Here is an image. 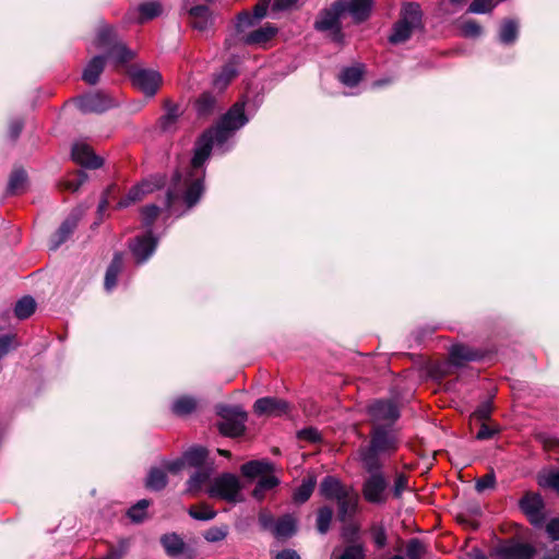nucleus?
Returning a JSON list of instances; mask_svg holds the SVG:
<instances>
[{
    "label": "nucleus",
    "mask_w": 559,
    "mask_h": 559,
    "mask_svg": "<svg viewBox=\"0 0 559 559\" xmlns=\"http://www.w3.org/2000/svg\"><path fill=\"white\" fill-rule=\"evenodd\" d=\"M213 474L212 465L198 467L187 481V490L191 493L199 491Z\"/></svg>",
    "instance_id": "27"
},
{
    "label": "nucleus",
    "mask_w": 559,
    "mask_h": 559,
    "mask_svg": "<svg viewBox=\"0 0 559 559\" xmlns=\"http://www.w3.org/2000/svg\"><path fill=\"white\" fill-rule=\"evenodd\" d=\"M426 551V546L418 538H411L406 544V556L408 559H421Z\"/></svg>",
    "instance_id": "44"
},
{
    "label": "nucleus",
    "mask_w": 559,
    "mask_h": 559,
    "mask_svg": "<svg viewBox=\"0 0 559 559\" xmlns=\"http://www.w3.org/2000/svg\"><path fill=\"white\" fill-rule=\"evenodd\" d=\"M461 33L464 37L467 38H476L479 37L483 33L481 26L473 20L464 21L460 25Z\"/></svg>",
    "instance_id": "48"
},
{
    "label": "nucleus",
    "mask_w": 559,
    "mask_h": 559,
    "mask_svg": "<svg viewBox=\"0 0 559 559\" xmlns=\"http://www.w3.org/2000/svg\"><path fill=\"white\" fill-rule=\"evenodd\" d=\"M128 548V540H120L116 547L109 549V551L103 559H121L127 554Z\"/></svg>",
    "instance_id": "53"
},
{
    "label": "nucleus",
    "mask_w": 559,
    "mask_h": 559,
    "mask_svg": "<svg viewBox=\"0 0 559 559\" xmlns=\"http://www.w3.org/2000/svg\"><path fill=\"white\" fill-rule=\"evenodd\" d=\"M188 512L192 519L199 521H210L216 516V512L206 504L191 507Z\"/></svg>",
    "instance_id": "45"
},
{
    "label": "nucleus",
    "mask_w": 559,
    "mask_h": 559,
    "mask_svg": "<svg viewBox=\"0 0 559 559\" xmlns=\"http://www.w3.org/2000/svg\"><path fill=\"white\" fill-rule=\"evenodd\" d=\"M164 185L163 178H151L143 180L141 183L133 186L128 194L121 199L117 206L119 209H124L130 206L133 203H136L143 199L144 195L148 193H153L156 189L160 188Z\"/></svg>",
    "instance_id": "15"
},
{
    "label": "nucleus",
    "mask_w": 559,
    "mask_h": 559,
    "mask_svg": "<svg viewBox=\"0 0 559 559\" xmlns=\"http://www.w3.org/2000/svg\"><path fill=\"white\" fill-rule=\"evenodd\" d=\"M186 466L187 465L182 456L176 460L165 461L163 463V468L165 469V472H169L173 474L181 472Z\"/></svg>",
    "instance_id": "58"
},
{
    "label": "nucleus",
    "mask_w": 559,
    "mask_h": 559,
    "mask_svg": "<svg viewBox=\"0 0 559 559\" xmlns=\"http://www.w3.org/2000/svg\"><path fill=\"white\" fill-rule=\"evenodd\" d=\"M92 46L104 55L94 56L83 70L82 79L90 85H95L99 81L106 60L111 61L115 68H119L135 57V51L128 48L119 38L116 28L106 23L99 24Z\"/></svg>",
    "instance_id": "2"
},
{
    "label": "nucleus",
    "mask_w": 559,
    "mask_h": 559,
    "mask_svg": "<svg viewBox=\"0 0 559 559\" xmlns=\"http://www.w3.org/2000/svg\"><path fill=\"white\" fill-rule=\"evenodd\" d=\"M160 209L155 204L146 205L142 209V224L147 229L143 236H138L130 245V250L138 263H143L155 252L158 238L152 234V226L159 215Z\"/></svg>",
    "instance_id": "5"
},
{
    "label": "nucleus",
    "mask_w": 559,
    "mask_h": 559,
    "mask_svg": "<svg viewBox=\"0 0 559 559\" xmlns=\"http://www.w3.org/2000/svg\"><path fill=\"white\" fill-rule=\"evenodd\" d=\"M72 158L75 163L90 169L102 167L103 159L95 155L90 145L86 143H75L72 147Z\"/></svg>",
    "instance_id": "20"
},
{
    "label": "nucleus",
    "mask_w": 559,
    "mask_h": 559,
    "mask_svg": "<svg viewBox=\"0 0 559 559\" xmlns=\"http://www.w3.org/2000/svg\"><path fill=\"white\" fill-rule=\"evenodd\" d=\"M257 23V21L250 15L249 12L245 11L238 14L237 21H236V35L231 38L226 39V46L229 48L233 45L238 44L239 37L245 34V31L251 26H253Z\"/></svg>",
    "instance_id": "30"
},
{
    "label": "nucleus",
    "mask_w": 559,
    "mask_h": 559,
    "mask_svg": "<svg viewBox=\"0 0 559 559\" xmlns=\"http://www.w3.org/2000/svg\"><path fill=\"white\" fill-rule=\"evenodd\" d=\"M493 8V0H473L468 7V12L483 14L490 12Z\"/></svg>",
    "instance_id": "51"
},
{
    "label": "nucleus",
    "mask_w": 559,
    "mask_h": 559,
    "mask_svg": "<svg viewBox=\"0 0 559 559\" xmlns=\"http://www.w3.org/2000/svg\"><path fill=\"white\" fill-rule=\"evenodd\" d=\"M273 469V463L266 460H252L245 463L240 468L242 475L248 478H254L259 475L272 472Z\"/></svg>",
    "instance_id": "29"
},
{
    "label": "nucleus",
    "mask_w": 559,
    "mask_h": 559,
    "mask_svg": "<svg viewBox=\"0 0 559 559\" xmlns=\"http://www.w3.org/2000/svg\"><path fill=\"white\" fill-rule=\"evenodd\" d=\"M249 121L245 115V103H236L219 120L215 128L206 130L198 139L190 165L185 171H176L171 187L165 200V210L174 214V203L182 195L188 209L194 206L204 191V164L209 159L214 146L225 153L226 142L233 132L242 128Z\"/></svg>",
    "instance_id": "1"
},
{
    "label": "nucleus",
    "mask_w": 559,
    "mask_h": 559,
    "mask_svg": "<svg viewBox=\"0 0 559 559\" xmlns=\"http://www.w3.org/2000/svg\"><path fill=\"white\" fill-rule=\"evenodd\" d=\"M520 509L526 515L532 525L542 527L545 523L544 500L535 492L525 493L520 500Z\"/></svg>",
    "instance_id": "12"
},
{
    "label": "nucleus",
    "mask_w": 559,
    "mask_h": 559,
    "mask_svg": "<svg viewBox=\"0 0 559 559\" xmlns=\"http://www.w3.org/2000/svg\"><path fill=\"white\" fill-rule=\"evenodd\" d=\"M491 412V407L488 403L480 405L473 414L479 420H486L489 418Z\"/></svg>",
    "instance_id": "64"
},
{
    "label": "nucleus",
    "mask_w": 559,
    "mask_h": 559,
    "mask_svg": "<svg viewBox=\"0 0 559 559\" xmlns=\"http://www.w3.org/2000/svg\"><path fill=\"white\" fill-rule=\"evenodd\" d=\"M185 9L189 14L190 24L194 29L205 32L213 26L214 16L207 5L185 3Z\"/></svg>",
    "instance_id": "17"
},
{
    "label": "nucleus",
    "mask_w": 559,
    "mask_h": 559,
    "mask_svg": "<svg viewBox=\"0 0 559 559\" xmlns=\"http://www.w3.org/2000/svg\"><path fill=\"white\" fill-rule=\"evenodd\" d=\"M162 12V4L156 1H151L140 4L134 11H130L127 19L128 22L131 23H144L159 16Z\"/></svg>",
    "instance_id": "23"
},
{
    "label": "nucleus",
    "mask_w": 559,
    "mask_h": 559,
    "mask_svg": "<svg viewBox=\"0 0 559 559\" xmlns=\"http://www.w3.org/2000/svg\"><path fill=\"white\" fill-rule=\"evenodd\" d=\"M546 532L552 540H559V519L550 520L546 525Z\"/></svg>",
    "instance_id": "61"
},
{
    "label": "nucleus",
    "mask_w": 559,
    "mask_h": 559,
    "mask_svg": "<svg viewBox=\"0 0 559 559\" xmlns=\"http://www.w3.org/2000/svg\"><path fill=\"white\" fill-rule=\"evenodd\" d=\"M122 269L123 257L120 252H116L105 274L104 286L107 292H111L116 287L118 276L121 273Z\"/></svg>",
    "instance_id": "26"
},
{
    "label": "nucleus",
    "mask_w": 559,
    "mask_h": 559,
    "mask_svg": "<svg viewBox=\"0 0 559 559\" xmlns=\"http://www.w3.org/2000/svg\"><path fill=\"white\" fill-rule=\"evenodd\" d=\"M167 485V475L163 467H152L147 474L145 486L150 490L159 491Z\"/></svg>",
    "instance_id": "34"
},
{
    "label": "nucleus",
    "mask_w": 559,
    "mask_h": 559,
    "mask_svg": "<svg viewBox=\"0 0 559 559\" xmlns=\"http://www.w3.org/2000/svg\"><path fill=\"white\" fill-rule=\"evenodd\" d=\"M23 120L21 118H14L10 121L9 124V134L12 139H16L22 129H23Z\"/></svg>",
    "instance_id": "62"
},
{
    "label": "nucleus",
    "mask_w": 559,
    "mask_h": 559,
    "mask_svg": "<svg viewBox=\"0 0 559 559\" xmlns=\"http://www.w3.org/2000/svg\"><path fill=\"white\" fill-rule=\"evenodd\" d=\"M362 78V69L360 67H348L341 71L338 80L346 86H356Z\"/></svg>",
    "instance_id": "39"
},
{
    "label": "nucleus",
    "mask_w": 559,
    "mask_h": 559,
    "mask_svg": "<svg viewBox=\"0 0 559 559\" xmlns=\"http://www.w3.org/2000/svg\"><path fill=\"white\" fill-rule=\"evenodd\" d=\"M368 413L373 420V424L392 427V425L399 419L400 411L397 405L392 401L378 400L374 401L368 407Z\"/></svg>",
    "instance_id": "14"
},
{
    "label": "nucleus",
    "mask_w": 559,
    "mask_h": 559,
    "mask_svg": "<svg viewBox=\"0 0 559 559\" xmlns=\"http://www.w3.org/2000/svg\"><path fill=\"white\" fill-rule=\"evenodd\" d=\"M371 536L377 548L382 549L386 545V531L382 524H374L371 527Z\"/></svg>",
    "instance_id": "50"
},
{
    "label": "nucleus",
    "mask_w": 559,
    "mask_h": 559,
    "mask_svg": "<svg viewBox=\"0 0 559 559\" xmlns=\"http://www.w3.org/2000/svg\"><path fill=\"white\" fill-rule=\"evenodd\" d=\"M112 106V99L99 92L83 95L78 99V107L83 112H103Z\"/></svg>",
    "instance_id": "18"
},
{
    "label": "nucleus",
    "mask_w": 559,
    "mask_h": 559,
    "mask_svg": "<svg viewBox=\"0 0 559 559\" xmlns=\"http://www.w3.org/2000/svg\"><path fill=\"white\" fill-rule=\"evenodd\" d=\"M160 543L166 554L174 558L192 559V551H190L182 540V538L176 533L165 534L160 537Z\"/></svg>",
    "instance_id": "19"
},
{
    "label": "nucleus",
    "mask_w": 559,
    "mask_h": 559,
    "mask_svg": "<svg viewBox=\"0 0 559 559\" xmlns=\"http://www.w3.org/2000/svg\"><path fill=\"white\" fill-rule=\"evenodd\" d=\"M217 99L211 92L202 93L194 103V108L199 117H209L216 110Z\"/></svg>",
    "instance_id": "28"
},
{
    "label": "nucleus",
    "mask_w": 559,
    "mask_h": 559,
    "mask_svg": "<svg viewBox=\"0 0 559 559\" xmlns=\"http://www.w3.org/2000/svg\"><path fill=\"white\" fill-rule=\"evenodd\" d=\"M78 221L79 215L75 214H72L67 219H64V222L60 225L51 238V250L58 249L70 237L76 227Z\"/></svg>",
    "instance_id": "25"
},
{
    "label": "nucleus",
    "mask_w": 559,
    "mask_h": 559,
    "mask_svg": "<svg viewBox=\"0 0 559 559\" xmlns=\"http://www.w3.org/2000/svg\"><path fill=\"white\" fill-rule=\"evenodd\" d=\"M20 346L16 335L13 333L0 336V359L7 356L11 350Z\"/></svg>",
    "instance_id": "46"
},
{
    "label": "nucleus",
    "mask_w": 559,
    "mask_h": 559,
    "mask_svg": "<svg viewBox=\"0 0 559 559\" xmlns=\"http://www.w3.org/2000/svg\"><path fill=\"white\" fill-rule=\"evenodd\" d=\"M198 401L193 396L182 395L175 399L171 403V412L176 416H187L197 409Z\"/></svg>",
    "instance_id": "31"
},
{
    "label": "nucleus",
    "mask_w": 559,
    "mask_h": 559,
    "mask_svg": "<svg viewBox=\"0 0 559 559\" xmlns=\"http://www.w3.org/2000/svg\"><path fill=\"white\" fill-rule=\"evenodd\" d=\"M259 523L262 528L273 532L276 521H274L273 515L269 511H261L259 514Z\"/></svg>",
    "instance_id": "60"
},
{
    "label": "nucleus",
    "mask_w": 559,
    "mask_h": 559,
    "mask_svg": "<svg viewBox=\"0 0 559 559\" xmlns=\"http://www.w3.org/2000/svg\"><path fill=\"white\" fill-rule=\"evenodd\" d=\"M371 0H338L336 9H342L344 13H349L356 22L365 21L371 11Z\"/></svg>",
    "instance_id": "21"
},
{
    "label": "nucleus",
    "mask_w": 559,
    "mask_h": 559,
    "mask_svg": "<svg viewBox=\"0 0 559 559\" xmlns=\"http://www.w3.org/2000/svg\"><path fill=\"white\" fill-rule=\"evenodd\" d=\"M399 448L394 429L390 426L373 424L369 444L359 449V459L364 467H382L381 456H390Z\"/></svg>",
    "instance_id": "3"
},
{
    "label": "nucleus",
    "mask_w": 559,
    "mask_h": 559,
    "mask_svg": "<svg viewBox=\"0 0 559 559\" xmlns=\"http://www.w3.org/2000/svg\"><path fill=\"white\" fill-rule=\"evenodd\" d=\"M481 358L480 352L466 345L456 344L450 349V360L455 366H462L467 361H476Z\"/></svg>",
    "instance_id": "24"
},
{
    "label": "nucleus",
    "mask_w": 559,
    "mask_h": 559,
    "mask_svg": "<svg viewBox=\"0 0 559 559\" xmlns=\"http://www.w3.org/2000/svg\"><path fill=\"white\" fill-rule=\"evenodd\" d=\"M519 36V24L514 20H504L499 28L498 38L503 45L515 43Z\"/></svg>",
    "instance_id": "32"
},
{
    "label": "nucleus",
    "mask_w": 559,
    "mask_h": 559,
    "mask_svg": "<svg viewBox=\"0 0 559 559\" xmlns=\"http://www.w3.org/2000/svg\"><path fill=\"white\" fill-rule=\"evenodd\" d=\"M27 180V175L23 169H15L12 171L9 182L8 192L10 194H17L23 191Z\"/></svg>",
    "instance_id": "40"
},
{
    "label": "nucleus",
    "mask_w": 559,
    "mask_h": 559,
    "mask_svg": "<svg viewBox=\"0 0 559 559\" xmlns=\"http://www.w3.org/2000/svg\"><path fill=\"white\" fill-rule=\"evenodd\" d=\"M365 552L360 545L347 546L337 559H364Z\"/></svg>",
    "instance_id": "52"
},
{
    "label": "nucleus",
    "mask_w": 559,
    "mask_h": 559,
    "mask_svg": "<svg viewBox=\"0 0 559 559\" xmlns=\"http://www.w3.org/2000/svg\"><path fill=\"white\" fill-rule=\"evenodd\" d=\"M253 411L259 416L281 417L289 413L290 405L282 399L267 396L258 399Z\"/></svg>",
    "instance_id": "16"
},
{
    "label": "nucleus",
    "mask_w": 559,
    "mask_h": 559,
    "mask_svg": "<svg viewBox=\"0 0 559 559\" xmlns=\"http://www.w3.org/2000/svg\"><path fill=\"white\" fill-rule=\"evenodd\" d=\"M242 486L239 478L231 473H224L215 477L207 489L211 498L221 499L230 503L242 501Z\"/></svg>",
    "instance_id": "8"
},
{
    "label": "nucleus",
    "mask_w": 559,
    "mask_h": 559,
    "mask_svg": "<svg viewBox=\"0 0 559 559\" xmlns=\"http://www.w3.org/2000/svg\"><path fill=\"white\" fill-rule=\"evenodd\" d=\"M186 465L190 467H202L207 457V451L203 447H193L187 450L182 455Z\"/></svg>",
    "instance_id": "35"
},
{
    "label": "nucleus",
    "mask_w": 559,
    "mask_h": 559,
    "mask_svg": "<svg viewBox=\"0 0 559 559\" xmlns=\"http://www.w3.org/2000/svg\"><path fill=\"white\" fill-rule=\"evenodd\" d=\"M36 309V302L33 297L25 296L20 299L14 307V314L20 320L27 319L31 317Z\"/></svg>",
    "instance_id": "38"
},
{
    "label": "nucleus",
    "mask_w": 559,
    "mask_h": 559,
    "mask_svg": "<svg viewBox=\"0 0 559 559\" xmlns=\"http://www.w3.org/2000/svg\"><path fill=\"white\" fill-rule=\"evenodd\" d=\"M333 511L330 507H322L318 510L317 528L320 534H325L332 521Z\"/></svg>",
    "instance_id": "43"
},
{
    "label": "nucleus",
    "mask_w": 559,
    "mask_h": 559,
    "mask_svg": "<svg viewBox=\"0 0 559 559\" xmlns=\"http://www.w3.org/2000/svg\"><path fill=\"white\" fill-rule=\"evenodd\" d=\"M277 33V28L271 24H266L239 37L238 44L246 46H264Z\"/></svg>",
    "instance_id": "22"
},
{
    "label": "nucleus",
    "mask_w": 559,
    "mask_h": 559,
    "mask_svg": "<svg viewBox=\"0 0 559 559\" xmlns=\"http://www.w3.org/2000/svg\"><path fill=\"white\" fill-rule=\"evenodd\" d=\"M539 484L552 488L559 493V471L548 473L539 480Z\"/></svg>",
    "instance_id": "57"
},
{
    "label": "nucleus",
    "mask_w": 559,
    "mask_h": 559,
    "mask_svg": "<svg viewBox=\"0 0 559 559\" xmlns=\"http://www.w3.org/2000/svg\"><path fill=\"white\" fill-rule=\"evenodd\" d=\"M299 438L316 442L320 439V433L314 428H305L299 432Z\"/></svg>",
    "instance_id": "63"
},
{
    "label": "nucleus",
    "mask_w": 559,
    "mask_h": 559,
    "mask_svg": "<svg viewBox=\"0 0 559 559\" xmlns=\"http://www.w3.org/2000/svg\"><path fill=\"white\" fill-rule=\"evenodd\" d=\"M320 495L337 504V518L346 522L355 515L358 510L359 496L352 487L344 485L334 476H325L320 484Z\"/></svg>",
    "instance_id": "4"
},
{
    "label": "nucleus",
    "mask_w": 559,
    "mask_h": 559,
    "mask_svg": "<svg viewBox=\"0 0 559 559\" xmlns=\"http://www.w3.org/2000/svg\"><path fill=\"white\" fill-rule=\"evenodd\" d=\"M316 480L312 478L304 479L301 485L294 491L293 499L297 503L306 502L313 492Z\"/></svg>",
    "instance_id": "42"
},
{
    "label": "nucleus",
    "mask_w": 559,
    "mask_h": 559,
    "mask_svg": "<svg viewBox=\"0 0 559 559\" xmlns=\"http://www.w3.org/2000/svg\"><path fill=\"white\" fill-rule=\"evenodd\" d=\"M179 115V107L177 105L168 104L165 115L160 118V128L166 132L173 131Z\"/></svg>",
    "instance_id": "41"
},
{
    "label": "nucleus",
    "mask_w": 559,
    "mask_h": 559,
    "mask_svg": "<svg viewBox=\"0 0 559 559\" xmlns=\"http://www.w3.org/2000/svg\"><path fill=\"white\" fill-rule=\"evenodd\" d=\"M86 174L80 171L73 179H69L63 182L64 189L75 192L86 181Z\"/></svg>",
    "instance_id": "55"
},
{
    "label": "nucleus",
    "mask_w": 559,
    "mask_h": 559,
    "mask_svg": "<svg viewBox=\"0 0 559 559\" xmlns=\"http://www.w3.org/2000/svg\"><path fill=\"white\" fill-rule=\"evenodd\" d=\"M408 488V479L404 474H399L393 485V496L400 498L403 492Z\"/></svg>",
    "instance_id": "56"
},
{
    "label": "nucleus",
    "mask_w": 559,
    "mask_h": 559,
    "mask_svg": "<svg viewBox=\"0 0 559 559\" xmlns=\"http://www.w3.org/2000/svg\"><path fill=\"white\" fill-rule=\"evenodd\" d=\"M498 432H499L498 428L490 427L486 424H483L476 433V439L477 440H488V439H491Z\"/></svg>",
    "instance_id": "59"
},
{
    "label": "nucleus",
    "mask_w": 559,
    "mask_h": 559,
    "mask_svg": "<svg viewBox=\"0 0 559 559\" xmlns=\"http://www.w3.org/2000/svg\"><path fill=\"white\" fill-rule=\"evenodd\" d=\"M344 14L342 9H336V2L322 11L314 23L316 29L320 32H330L332 40L341 43L343 39L341 16Z\"/></svg>",
    "instance_id": "10"
},
{
    "label": "nucleus",
    "mask_w": 559,
    "mask_h": 559,
    "mask_svg": "<svg viewBox=\"0 0 559 559\" xmlns=\"http://www.w3.org/2000/svg\"><path fill=\"white\" fill-rule=\"evenodd\" d=\"M421 28L423 12L420 5L416 2L406 3L402 8L401 19L394 24L389 40L392 44L404 43L409 39L413 32Z\"/></svg>",
    "instance_id": "6"
},
{
    "label": "nucleus",
    "mask_w": 559,
    "mask_h": 559,
    "mask_svg": "<svg viewBox=\"0 0 559 559\" xmlns=\"http://www.w3.org/2000/svg\"><path fill=\"white\" fill-rule=\"evenodd\" d=\"M132 84L146 96H154L162 84V74L152 69L134 68L130 71Z\"/></svg>",
    "instance_id": "11"
},
{
    "label": "nucleus",
    "mask_w": 559,
    "mask_h": 559,
    "mask_svg": "<svg viewBox=\"0 0 559 559\" xmlns=\"http://www.w3.org/2000/svg\"><path fill=\"white\" fill-rule=\"evenodd\" d=\"M148 506V500H140L136 504H134L128 510V516L132 520V522H141L145 518L146 509Z\"/></svg>",
    "instance_id": "47"
},
{
    "label": "nucleus",
    "mask_w": 559,
    "mask_h": 559,
    "mask_svg": "<svg viewBox=\"0 0 559 559\" xmlns=\"http://www.w3.org/2000/svg\"><path fill=\"white\" fill-rule=\"evenodd\" d=\"M280 479L276 476H264L257 483L255 488L252 491V496L261 501L264 499L265 492L278 486Z\"/></svg>",
    "instance_id": "37"
},
{
    "label": "nucleus",
    "mask_w": 559,
    "mask_h": 559,
    "mask_svg": "<svg viewBox=\"0 0 559 559\" xmlns=\"http://www.w3.org/2000/svg\"><path fill=\"white\" fill-rule=\"evenodd\" d=\"M368 476L362 483L364 499L372 504H384L388 501L389 481L382 472V467L370 468L364 467Z\"/></svg>",
    "instance_id": "7"
},
{
    "label": "nucleus",
    "mask_w": 559,
    "mask_h": 559,
    "mask_svg": "<svg viewBox=\"0 0 559 559\" xmlns=\"http://www.w3.org/2000/svg\"><path fill=\"white\" fill-rule=\"evenodd\" d=\"M238 71L234 63H227L222 71L214 78L213 85L216 90L223 91L230 81L237 75Z\"/></svg>",
    "instance_id": "36"
},
{
    "label": "nucleus",
    "mask_w": 559,
    "mask_h": 559,
    "mask_svg": "<svg viewBox=\"0 0 559 559\" xmlns=\"http://www.w3.org/2000/svg\"><path fill=\"white\" fill-rule=\"evenodd\" d=\"M296 532V520L293 515L286 514L280 518L273 528V534L277 538L290 537Z\"/></svg>",
    "instance_id": "33"
},
{
    "label": "nucleus",
    "mask_w": 559,
    "mask_h": 559,
    "mask_svg": "<svg viewBox=\"0 0 559 559\" xmlns=\"http://www.w3.org/2000/svg\"><path fill=\"white\" fill-rule=\"evenodd\" d=\"M227 534L228 527L226 525L213 526L204 532L203 537L210 543H216L225 539Z\"/></svg>",
    "instance_id": "49"
},
{
    "label": "nucleus",
    "mask_w": 559,
    "mask_h": 559,
    "mask_svg": "<svg viewBox=\"0 0 559 559\" xmlns=\"http://www.w3.org/2000/svg\"><path fill=\"white\" fill-rule=\"evenodd\" d=\"M218 430L227 437L241 436L246 429L247 413L240 406H221Z\"/></svg>",
    "instance_id": "9"
},
{
    "label": "nucleus",
    "mask_w": 559,
    "mask_h": 559,
    "mask_svg": "<svg viewBox=\"0 0 559 559\" xmlns=\"http://www.w3.org/2000/svg\"><path fill=\"white\" fill-rule=\"evenodd\" d=\"M493 552L498 559H531L535 549L527 543L506 540L499 543Z\"/></svg>",
    "instance_id": "13"
},
{
    "label": "nucleus",
    "mask_w": 559,
    "mask_h": 559,
    "mask_svg": "<svg viewBox=\"0 0 559 559\" xmlns=\"http://www.w3.org/2000/svg\"><path fill=\"white\" fill-rule=\"evenodd\" d=\"M495 485H496V477H495V474L491 472V473H488L485 476L478 478L476 480L475 488L478 492H483L486 489L493 488Z\"/></svg>",
    "instance_id": "54"
}]
</instances>
